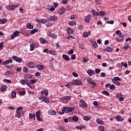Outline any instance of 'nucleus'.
Here are the masks:
<instances>
[{
	"label": "nucleus",
	"instance_id": "obj_22",
	"mask_svg": "<svg viewBox=\"0 0 131 131\" xmlns=\"http://www.w3.org/2000/svg\"><path fill=\"white\" fill-rule=\"evenodd\" d=\"M60 12H59V14H60V15H63V14L65 13V11H66V9L64 7H61L60 9Z\"/></svg>",
	"mask_w": 131,
	"mask_h": 131
},
{
	"label": "nucleus",
	"instance_id": "obj_25",
	"mask_svg": "<svg viewBox=\"0 0 131 131\" xmlns=\"http://www.w3.org/2000/svg\"><path fill=\"white\" fill-rule=\"evenodd\" d=\"M1 91L2 92H6V91H7V86L3 85L1 88Z\"/></svg>",
	"mask_w": 131,
	"mask_h": 131
},
{
	"label": "nucleus",
	"instance_id": "obj_38",
	"mask_svg": "<svg viewBox=\"0 0 131 131\" xmlns=\"http://www.w3.org/2000/svg\"><path fill=\"white\" fill-rule=\"evenodd\" d=\"M62 111L66 113H69L68 112V107L65 106L63 108H62Z\"/></svg>",
	"mask_w": 131,
	"mask_h": 131
},
{
	"label": "nucleus",
	"instance_id": "obj_36",
	"mask_svg": "<svg viewBox=\"0 0 131 131\" xmlns=\"http://www.w3.org/2000/svg\"><path fill=\"white\" fill-rule=\"evenodd\" d=\"M29 118H30V119H32V118H35V114H32L31 113H30Z\"/></svg>",
	"mask_w": 131,
	"mask_h": 131
},
{
	"label": "nucleus",
	"instance_id": "obj_28",
	"mask_svg": "<svg viewBox=\"0 0 131 131\" xmlns=\"http://www.w3.org/2000/svg\"><path fill=\"white\" fill-rule=\"evenodd\" d=\"M48 21H47V19L43 18L41 19H39V23H42V24H46Z\"/></svg>",
	"mask_w": 131,
	"mask_h": 131
},
{
	"label": "nucleus",
	"instance_id": "obj_26",
	"mask_svg": "<svg viewBox=\"0 0 131 131\" xmlns=\"http://www.w3.org/2000/svg\"><path fill=\"white\" fill-rule=\"evenodd\" d=\"M26 26L28 29H33V26L31 25V23L27 24Z\"/></svg>",
	"mask_w": 131,
	"mask_h": 131
},
{
	"label": "nucleus",
	"instance_id": "obj_32",
	"mask_svg": "<svg viewBox=\"0 0 131 131\" xmlns=\"http://www.w3.org/2000/svg\"><path fill=\"white\" fill-rule=\"evenodd\" d=\"M75 109V107H68V112L69 113H71V112H72V111H74V110Z\"/></svg>",
	"mask_w": 131,
	"mask_h": 131
},
{
	"label": "nucleus",
	"instance_id": "obj_24",
	"mask_svg": "<svg viewBox=\"0 0 131 131\" xmlns=\"http://www.w3.org/2000/svg\"><path fill=\"white\" fill-rule=\"evenodd\" d=\"M42 101L43 102H45V103H47V104H48V103L50 102V101L48 99V98L46 97V96H43V98L42 99Z\"/></svg>",
	"mask_w": 131,
	"mask_h": 131
},
{
	"label": "nucleus",
	"instance_id": "obj_5",
	"mask_svg": "<svg viewBox=\"0 0 131 131\" xmlns=\"http://www.w3.org/2000/svg\"><path fill=\"white\" fill-rule=\"evenodd\" d=\"M71 99V96H67L66 97H62L61 101L63 103H64L65 102H68V101H69V100H70Z\"/></svg>",
	"mask_w": 131,
	"mask_h": 131
},
{
	"label": "nucleus",
	"instance_id": "obj_17",
	"mask_svg": "<svg viewBox=\"0 0 131 131\" xmlns=\"http://www.w3.org/2000/svg\"><path fill=\"white\" fill-rule=\"evenodd\" d=\"M87 73L90 75V76H92L93 74H95V71H93V70H89L87 71Z\"/></svg>",
	"mask_w": 131,
	"mask_h": 131
},
{
	"label": "nucleus",
	"instance_id": "obj_8",
	"mask_svg": "<svg viewBox=\"0 0 131 131\" xmlns=\"http://www.w3.org/2000/svg\"><path fill=\"white\" fill-rule=\"evenodd\" d=\"M106 51V52H108V53H111L113 51V49L111 48V47L107 46L106 47V48L103 50V52H105Z\"/></svg>",
	"mask_w": 131,
	"mask_h": 131
},
{
	"label": "nucleus",
	"instance_id": "obj_45",
	"mask_svg": "<svg viewBox=\"0 0 131 131\" xmlns=\"http://www.w3.org/2000/svg\"><path fill=\"white\" fill-rule=\"evenodd\" d=\"M11 74H12V72L11 71H7L5 73V76H9V75H11Z\"/></svg>",
	"mask_w": 131,
	"mask_h": 131
},
{
	"label": "nucleus",
	"instance_id": "obj_10",
	"mask_svg": "<svg viewBox=\"0 0 131 131\" xmlns=\"http://www.w3.org/2000/svg\"><path fill=\"white\" fill-rule=\"evenodd\" d=\"M91 18H92V15L89 14L85 17V22H86V23H90V20H91Z\"/></svg>",
	"mask_w": 131,
	"mask_h": 131
},
{
	"label": "nucleus",
	"instance_id": "obj_43",
	"mask_svg": "<svg viewBox=\"0 0 131 131\" xmlns=\"http://www.w3.org/2000/svg\"><path fill=\"white\" fill-rule=\"evenodd\" d=\"M101 93L103 95H105V96H110V93H109L107 91H102Z\"/></svg>",
	"mask_w": 131,
	"mask_h": 131
},
{
	"label": "nucleus",
	"instance_id": "obj_3",
	"mask_svg": "<svg viewBox=\"0 0 131 131\" xmlns=\"http://www.w3.org/2000/svg\"><path fill=\"white\" fill-rule=\"evenodd\" d=\"M72 84L74 85H81L82 84V81L80 80H72Z\"/></svg>",
	"mask_w": 131,
	"mask_h": 131
},
{
	"label": "nucleus",
	"instance_id": "obj_20",
	"mask_svg": "<svg viewBox=\"0 0 131 131\" xmlns=\"http://www.w3.org/2000/svg\"><path fill=\"white\" fill-rule=\"evenodd\" d=\"M96 122H97V123H99V124H104V122L101 120V119H100L99 118H98L97 119H96Z\"/></svg>",
	"mask_w": 131,
	"mask_h": 131
},
{
	"label": "nucleus",
	"instance_id": "obj_27",
	"mask_svg": "<svg viewBox=\"0 0 131 131\" xmlns=\"http://www.w3.org/2000/svg\"><path fill=\"white\" fill-rule=\"evenodd\" d=\"M48 112L50 115H56V112L53 111L52 110H50Z\"/></svg>",
	"mask_w": 131,
	"mask_h": 131
},
{
	"label": "nucleus",
	"instance_id": "obj_4",
	"mask_svg": "<svg viewBox=\"0 0 131 131\" xmlns=\"http://www.w3.org/2000/svg\"><path fill=\"white\" fill-rule=\"evenodd\" d=\"M86 81L88 83H90V84L93 85V88L97 86V83H96L94 81H92V79L91 78H88L86 79Z\"/></svg>",
	"mask_w": 131,
	"mask_h": 131
},
{
	"label": "nucleus",
	"instance_id": "obj_21",
	"mask_svg": "<svg viewBox=\"0 0 131 131\" xmlns=\"http://www.w3.org/2000/svg\"><path fill=\"white\" fill-rule=\"evenodd\" d=\"M67 31L69 34H73L74 32V31H73V29H71V28H68Z\"/></svg>",
	"mask_w": 131,
	"mask_h": 131
},
{
	"label": "nucleus",
	"instance_id": "obj_61",
	"mask_svg": "<svg viewBox=\"0 0 131 131\" xmlns=\"http://www.w3.org/2000/svg\"><path fill=\"white\" fill-rule=\"evenodd\" d=\"M95 3L96 5H102V3H101V2H100V0H96Z\"/></svg>",
	"mask_w": 131,
	"mask_h": 131
},
{
	"label": "nucleus",
	"instance_id": "obj_40",
	"mask_svg": "<svg viewBox=\"0 0 131 131\" xmlns=\"http://www.w3.org/2000/svg\"><path fill=\"white\" fill-rule=\"evenodd\" d=\"M93 105H94L97 109L100 108V106H99V104H98V102L96 101H94Z\"/></svg>",
	"mask_w": 131,
	"mask_h": 131
},
{
	"label": "nucleus",
	"instance_id": "obj_35",
	"mask_svg": "<svg viewBox=\"0 0 131 131\" xmlns=\"http://www.w3.org/2000/svg\"><path fill=\"white\" fill-rule=\"evenodd\" d=\"M21 113H22V112L16 111V117H17V118H20Z\"/></svg>",
	"mask_w": 131,
	"mask_h": 131
},
{
	"label": "nucleus",
	"instance_id": "obj_63",
	"mask_svg": "<svg viewBox=\"0 0 131 131\" xmlns=\"http://www.w3.org/2000/svg\"><path fill=\"white\" fill-rule=\"evenodd\" d=\"M72 75H73V76H74V77H78V74H77L75 72H73Z\"/></svg>",
	"mask_w": 131,
	"mask_h": 131
},
{
	"label": "nucleus",
	"instance_id": "obj_16",
	"mask_svg": "<svg viewBox=\"0 0 131 131\" xmlns=\"http://www.w3.org/2000/svg\"><path fill=\"white\" fill-rule=\"evenodd\" d=\"M62 59H64V60H66V61L70 60V58H69V56L66 54L62 55Z\"/></svg>",
	"mask_w": 131,
	"mask_h": 131
},
{
	"label": "nucleus",
	"instance_id": "obj_11",
	"mask_svg": "<svg viewBox=\"0 0 131 131\" xmlns=\"http://www.w3.org/2000/svg\"><path fill=\"white\" fill-rule=\"evenodd\" d=\"M128 49L130 50V46H129V43H126L124 45V47L122 48V49L125 50V51H126V50H127Z\"/></svg>",
	"mask_w": 131,
	"mask_h": 131
},
{
	"label": "nucleus",
	"instance_id": "obj_19",
	"mask_svg": "<svg viewBox=\"0 0 131 131\" xmlns=\"http://www.w3.org/2000/svg\"><path fill=\"white\" fill-rule=\"evenodd\" d=\"M7 22H8V19H0V24H5V23H7Z\"/></svg>",
	"mask_w": 131,
	"mask_h": 131
},
{
	"label": "nucleus",
	"instance_id": "obj_15",
	"mask_svg": "<svg viewBox=\"0 0 131 131\" xmlns=\"http://www.w3.org/2000/svg\"><path fill=\"white\" fill-rule=\"evenodd\" d=\"M36 68H37L38 70H40V71H41V70H43V69H45V67L40 64H37V65H36Z\"/></svg>",
	"mask_w": 131,
	"mask_h": 131
},
{
	"label": "nucleus",
	"instance_id": "obj_55",
	"mask_svg": "<svg viewBox=\"0 0 131 131\" xmlns=\"http://www.w3.org/2000/svg\"><path fill=\"white\" fill-rule=\"evenodd\" d=\"M121 66H124V67H125V68H126V67H127V63H124V62H121Z\"/></svg>",
	"mask_w": 131,
	"mask_h": 131
},
{
	"label": "nucleus",
	"instance_id": "obj_42",
	"mask_svg": "<svg viewBox=\"0 0 131 131\" xmlns=\"http://www.w3.org/2000/svg\"><path fill=\"white\" fill-rule=\"evenodd\" d=\"M83 119L85 121H89V120H91V118L89 117L88 116H85L83 117Z\"/></svg>",
	"mask_w": 131,
	"mask_h": 131
},
{
	"label": "nucleus",
	"instance_id": "obj_12",
	"mask_svg": "<svg viewBox=\"0 0 131 131\" xmlns=\"http://www.w3.org/2000/svg\"><path fill=\"white\" fill-rule=\"evenodd\" d=\"M28 66L29 68H36V64L33 62H30L28 63Z\"/></svg>",
	"mask_w": 131,
	"mask_h": 131
},
{
	"label": "nucleus",
	"instance_id": "obj_29",
	"mask_svg": "<svg viewBox=\"0 0 131 131\" xmlns=\"http://www.w3.org/2000/svg\"><path fill=\"white\" fill-rule=\"evenodd\" d=\"M90 34H91V31H89L88 32H84L83 33V37H88Z\"/></svg>",
	"mask_w": 131,
	"mask_h": 131
},
{
	"label": "nucleus",
	"instance_id": "obj_39",
	"mask_svg": "<svg viewBox=\"0 0 131 131\" xmlns=\"http://www.w3.org/2000/svg\"><path fill=\"white\" fill-rule=\"evenodd\" d=\"M69 25H70L71 26H75V25H76V22L74 21H70Z\"/></svg>",
	"mask_w": 131,
	"mask_h": 131
},
{
	"label": "nucleus",
	"instance_id": "obj_51",
	"mask_svg": "<svg viewBox=\"0 0 131 131\" xmlns=\"http://www.w3.org/2000/svg\"><path fill=\"white\" fill-rule=\"evenodd\" d=\"M98 129H99V130H105V127L103 126H98Z\"/></svg>",
	"mask_w": 131,
	"mask_h": 131
},
{
	"label": "nucleus",
	"instance_id": "obj_62",
	"mask_svg": "<svg viewBox=\"0 0 131 131\" xmlns=\"http://www.w3.org/2000/svg\"><path fill=\"white\" fill-rule=\"evenodd\" d=\"M107 24H114V21L113 20H110V21H107L106 22Z\"/></svg>",
	"mask_w": 131,
	"mask_h": 131
},
{
	"label": "nucleus",
	"instance_id": "obj_46",
	"mask_svg": "<svg viewBox=\"0 0 131 131\" xmlns=\"http://www.w3.org/2000/svg\"><path fill=\"white\" fill-rule=\"evenodd\" d=\"M19 93L20 96H25V94H26V91H19Z\"/></svg>",
	"mask_w": 131,
	"mask_h": 131
},
{
	"label": "nucleus",
	"instance_id": "obj_13",
	"mask_svg": "<svg viewBox=\"0 0 131 131\" xmlns=\"http://www.w3.org/2000/svg\"><path fill=\"white\" fill-rule=\"evenodd\" d=\"M39 40L42 45H45V43H48V40H46V39L43 38V37H40L39 38Z\"/></svg>",
	"mask_w": 131,
	"mask_h": 131
},
{
	"label": "nucleus",
	"instance_id": "obj_2",
	"mask_svg": "<svg viewBox=\"0 0 131 131\" xmlns=\"http://www.w3.org/2000/svg\"><path fill=\"white\" fill-rule=\"evenodd\" d=\"M20 33H21V32H20L18 31H14L12 33V34L11 36L10 39H14V38H15V37H17L19 36V35H20Z\"/></svg>",
	"mask_w": 131,
	"mask_h": 131
},
{
	"label": "nucleus",
	"instance_id": "obj_41",
	"mask_svg": "<svg viewBox=\"0 0 131 131\" xmlns=\"http://www.w3.org/2000/svg\"><path fill=\"white\" fill-rule=\"evenodd\" d=\"M30 48H31L30 51H34V49H35V47H34V45L33 43L30 45Z\"/></svg>",
	"mask_w": 131,
	"mask_h": 131
},
{
	"label": "nucleus",
	"instance_id": "obj_44",
	"mask_svg": "<svg viewBox=\"0 0 131 131\" xmlns=\"http://www.w3.org/2000/svg\"><path fill=\"white\" fill-rule=\"evenodd\" d=\"M113 80H114V81H117V80H119V81H121V79H120L119 77H114Z\"/></svg>",
	"mask_w": 131,
	"mask_h": 131
},
{
	"label": "nucleus",
	"instance_id": "obj_50",
	"mask_svg": "<svg viewBox=\"0 0 131 131\" xmlns=\"http://www.w3.org/2000/svg\"><path fill=\"white\" fill-rule=\"evenodd\" d=\"M110 89L111 90H115V89H116V87L115 86V85H114V84H112V85H111Z\"/></svg>",
	"mask_w": 131,
	"mask_h": 131
},
{
	"label": "nucleus",
	"instance_id": "obj_60",
	"mask_svg": "<svg viewBox=\"0 0 131 131\" xmlns=\"http://www.w3.org/2000/svg\"><path fill=\"white\" fill-rule=\"evenodd\" d=\"M48 10H49V11H50V12H54L55 8H54V6H52L50 9H48Z\"/></svg>",
	"mask_w": 131,
	"mask_h": 131
},
{
	"label": "nucleus",
	"instance_id": "obj_6",
	"mask_svg": "<svg viewBox=\"0 0 131 131\" xmlns=\"http://www.w3.org/2000/svg\"><path fill=\"white\" fill-rule=\"evenodd\" d=\"M12 59H13L14 61H16V62H17L18 63H21V62H22V58H19L16 55L13 56Z\"/></svg>",
	"mask_w": 131,
	"mask_h": 131
},
{
	"label": "nucleus",
	"instance_id": "obj_31",
	"mask_svg": "<svg viewBox=\"0 0 131 131\" xmlns=\"http://www.w3.org/2000/svg\"><path fill=\"white\" fill-rule=\"evenodd\" d=\"M50 20L51 21H56L57 20V16L56 15L51 16L50 17Z\"/></svg>",
	"mask_w": 131,
	"mask_h": 131
},
{
	"label": "nucleus",
	"instance_id": "obj_53",
	"mask_svg": "<svg viewBox=\"0 0 131 131\" xmlns=\"http://www.w3.org/2000/svg\"><path fill=\"white\" fill-rule=\"evenodd\" d=\"M92 47L94 49H97L98 48V44L97 43H94L92 44Z\"/></svg>",
	"mask_w": 131,
	"mask_h": 131
},
{
	"label": "nucleus",
	"instance_id": "obj_59",
	"mask_svg": "<svg viewBox=\"0 0 131 131\" xmlns=\"http://www.w3.org/2000/svg\"><path fill=\"white\" fill-rule=\"evenodd\" d=\"M49 53H50V54L53 55V56H55L56 55V51H50Z\"/></svg>",
	"mask_w": 131,
	"mask_h": 131
},
{
	"label": "nucleus",
	"instance_id": "obj_1",
	"mask_svg": "<svg viewBox=\"0 0 131 131\" xmlns=\"http://www.w3.org/2000/svg\"><path fill=\"white\" fill-rule=\"evenodd\" d=\"M18 7H19V5H9L7 6V9L8 11H14V10L16 8H18Z\"/></svg>",
	"mask_w": 131,
	"mask_h": 131
},
{
	"label": "nucleus",
	"instance_id": "obj_14",
	"mask_svg": "<svg viewBox=\"0 0 131 131\" xmlns=\"http://www.w3.org/2000/svg\"><path fill=\"white\" fill-rule=\"evenodd\" d=\"M115 118H116L117 121L119 122L123 121V120H124V119L120 115H117L116 117H115Z\"/></svg>",
	"mask_w": 131,
	"mask_h": 131
},
{
	"label": "nucleus",
	"instance_id": "obj_58",
	"mask_svg": "<svg viewBox=\"0 0 131 131\" xmlns=\"http://www.w3.org/2000/svg\"><path fill=\"white\" fill-rule=\"evenodd\" d=\"M74 53L73 50L71 49L70 51L68 52V55H72Z\"/></svg>",
	"mask_w": 131,
	"mask_h": 131
},
{
	"label": "nucleus",
	"instance_id": "obj_54",
	"mask_svg": "<svg viewBox=\"0 0 131 131\" xmlns=\"http://www.w3.org/2000/svg\"><path fill=\"white\" fill-rule=\"evenodd\" d=\"M71 59V60H75L76 59V55L75 54H72Z\"/></svg>",
	"mask_w": 131,
	"mask_h": 131
},
{
	"label": "nucleus",
	"instance_id": "obj_37",
	"mask_svg": "<svg viewBox=\"0 0 131 131\" xmlns=\"http://www.w3.org/2000/svg\"><path fill=\"white\" fill-rule=\"evenodd\" d=\"M78 119H79V118H78V117H76V116H73V119H72V120L73 121H75L76 122L78 121Z\"/></svg>",
	"mask_w": 131,
	"mask_h": 131
},
{
	"label": "nucleus",
	"instance_id": "obj_7",
	"mask_svg": "<svg viewBox=\"0 0 131 131\" xmlns=\"http://www.w3.org/2000/svg\"><path fill=\"white\" fill-rule=\"evenodd\" d=\"M91 13H92L93 16L95 18H97V17H98V12L97 11H96V10H95V9L92 10Z\"/></svg>",
	"mask_w": 131,
	"mask_h": 131
},
{
	"label": "nucleus",
	"instance_id": "obj_9",
	"mask_svg": "<svg viewBox=\"0 0 131 131\" xmlns=\"http://www.w3.org/2000/svg\"><path fill=\"white\" fill-rule=\"evenodd\" d=\"M11 63H13V60L12 59L4 61L3 64V65H9V64H11Z\"/></svg>",
	"mask_w": 131,
	"mask_h": 131
},
{
	"label": "nucleus",
	"instance_id": "obj_30",
	"mask_svg": "<svg viewBox=\"0 0 131 131\" xmlns=\"http://www.w3.org/2000/svg\"><path fill=\"white\" fill-rule=\"evenodd\" d=\"M11 97L12 98H16L17 97V92L16 91H13L11 93Z\"/></svg>",
	"mask_w": 131,
	"mask_h": 131
},
{
	"label": "nucleus",
	"instance_id": "obj_34",
	"mask_svg": "<svg viewBox=\"0 0 131 131\" xmlns=\"http://www.w3.org/2000/svg\"><path fill=\"white\" fill-rule=\"evenodd\" d=\"M73 84L72 83V82H69L68 83V84H66L65 86H67V88H68L69 89H70V88H72V85Z\"/></svg>",
	"mask_w": 131,
	"mask_h": 131
},
{
	"label": "nucleus",
	"instance_id": "obj_48",
	"mask_svg": "<svg viewBox=\"0 0 131 131\" xmlns=\"http://www.w3.org/2000/svg\"><path fill=\"white\" fill-rule=\"evenodd\" d=\"M31 78V76H29L28 75H25V79L27 81H29V80H28V78Z\"/></svg>",
	"mask_w": 131,
	"mask_h": 131
},
{
	"label": "nucleus",
	"instance_id": "obj_47",
	"mask_svg": "<svg viewBox=\"0 0 131 131\" xmlns=\"http://www.w3.org/2000/svg\"><path fill=\"white\" fill-rule=\"evenodd\" d=\"M36 119L37 120V121H40L42 122L43 121V120H42V118H40V116L39 117H36Z\"/></svg>",
	"mask_w": 131,
	"mask_h": 131
},
{
	"label": "nucleus",
	"instance_id": "obj_56",
	"mask_svg": "<svg viewBox=\"0 0 131 131\" xmlns=\"http://www.w3.org/2000/svg\"><path fill=\"white\" fill-rule=\"evenodd\" d=\"M24 72H25L26 73H28V68H27V67H25L24 68Z\"/></svg>",
	"mask_w": 131,
	"mask_h": 131
},
{
	"label": "nucleus",
	"instance_id": "obj_18",
	"mask_svg": "<svg viewBox=\"0 0 131 131\" xmlns=\"http://www.w3.org/2000/svg\"><path fill=\"white\" fill-rule=\"evenodd\" d=\"M41 95H45L46 97L49 95V91L48 90H42L41 92Z\"/></svg>",
	"mask_w": 131,
	"mask_h": 131
},
{
	"label": "nucleus",
	"instance_id": "obj_64",
	"mask_svg": "<svg viewBox=\"0 0 131 131\" xmlns=\"http://www.w3.org/2000/svg\"><path fill=\"white\" fill-rule=\"evenodd\" d=\"M36 81H37V80L33 79L31 80L30 82L31 83H36Z\"/></svg>",
	"mask_w": 131,
	"mask_h": 131
},
{
	"label": "nucleus",
	"instance_id": "obj_49",
	"mask_svg": "<svg viewBox=\"0 0 131 131\" xmlns=\"http://www.w3.org/2000/svg\"><path fill=\"white\" fill-rule=\"evenodd\" d=\"M40 114H41V113L39 111H37L35 113L36 117H38L40 116Z\"/></svg>",
	"mask_w": 131,
	"mask_h": 131
},
{
	"label": "nucleus",
	"instance_id": "obj_23",
	"mask_svg": "<svg viewBox=\"0 0 131 131\" xmlns=\"http://www.w3.org/2000/svg\"><path fill=\"white\" fill-rule=\"evenodd\" d=\"M106 13L103 11H100L98 12V16H105Z\"/></svg>",
	"mask_w": 131,
	"mask_h": 131
},
{
	"label": "nucleus",
	"instance_id": "obj_52",
	"mask_svg": "<svg viewBox=\"0 0 131 131\" xmlns=\"http://www.w3.org/2000/svg\"><path fill=\"white\" fill-rule=\"evenodd\" d=\"M22 110H23V107L20 106L17 108L16 111H18V112H22Z\"/></svg>",
	"mask_w": 131,
	"mask_h": 131
},
{
	"label": "nucleus",
	"instance_id": "obj_33",
	"mask_svg": "<svg viewBox=\"0 0 131 131\" xmlns=\"http://www.w3.org/2000/svg\"><path fill=\"white\" fill-rule=\"evenodd\" d=\"M35 32H38V30L36 28L33 29L31 32V34H34Z\"/></svg>",
	"mask_w": 131,
	"mask_h": 131
},
{
	"label": "nucleus",
	"instance_id": "obj_57",
	"mask_svg": "<svg viewBox=\"0 0 131 131\" xmlns=\"http://www.w3.org/2000/svg\"><path fill=\"white\" fill-rule=\"evenodd\" d=\"M116 33L119 36H120V35H121L122 34L121 31H120V30H117L116 31Z\"/></svg>",
	"mask_w": 131,
	"mask_h": 131
}]
</instances>
